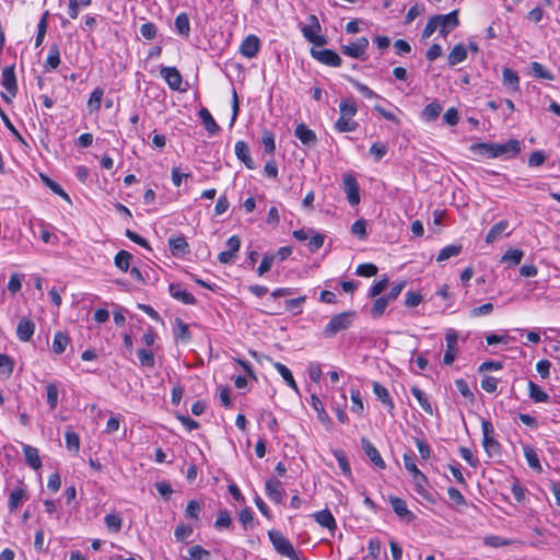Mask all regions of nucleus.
Instances as JSON below:
<instances>
[{
	"label": "nucleus",
	"mask_w": 560,
	"mask_h": 560,
	"mask_svg": "<svg viewBox=\"0 0 560 560\" xmlns=\"http://www.w3.org/2000/svg\"><path fill=\"white\" fill-rule=\"evenodd\" d=\"M521 149V142L516 139H510L504 143L481 142L471 144L470 147V150L474 153L488 159H495L500 156L514 159L518 155Z\"/></svg>",
	"instance_id": "nucleus-1"
},
{
	"label": "nucleus",
	"mask_w": 560,
	"mask_h": 560,
	"mask_svg": "<svg viewBox=\"0 0 560 560\" xmlns=\"http://www.w3.org/2000/svg\"><path fill=\"white\" fill-rule=\"evenodd\" d=\"M458 25L459 20L457 10H454L447 14L433 15L428 20L422 31V38H430L436 31L440 33L441 36L446 37Z\"/></svg>",
	"instance_id": "nucleus-2"
},
{
	"label": "nucleus",
	"mask_w": 560,
	"mask_h": 560,
	"mask_svg": "<svg viewBox=\"0 0 560 560\" xmlns=\"http://www.w3.org/2000/svg\"><path fill=\"white\" fill-rule=\"evenodd\" d=\"M355 316L354 312L348 311L334 315L323 330L325 338H334L337 334L348 329Z\"/></svg>",
	"instance_id": "nucleus-3"
},
{
	"label": "nucleus",
	"mask_w": 560,
	"mask_h": 560,
	"mask_svg": "<svg viewBox=\"0 0 560 560\" xmlns=\"http://www.w3.org/2000/svg\"><path fill=\"white\" fill-rule=\"evenodd\" d=\"M308 24H300V31L304 38L315 46L322 47L326 45L327 40L324 35L320 34L322 27L316 15L311 14L308 16Z\"/></svg>",
	"instance_id": "nucleus-4"
},
{
	"label": "nucleus",
	"mask_w": 560,
	"mask_h": 560,
	"mask_svg": "<svg viewBox=\"0 0 560 560\" xmlns=\"http://www.w3.org/2000/svg\"><path fill=\"white\" fill-rule=\"evenodd\" d=\"M268 537L275 548V550L289 558L290 560H300L293 545L278 530H269Z\"/></svg>",
	"instance_id": "nucleus-5"
},
{
	"label": "nucleus",
	"mask_w": 560,
	"mask_h": 560,
	"mask_svg": "<svg viewBox=\"0 0 560 560\" xmlns=\"http://www.w3.org/2000/svg\"><path fill=\"white\" fill-rule=\"evenodd\" d=\"M1 85L4 88L7 93H2V98L5 102H10L18 92V82L14 71V66L5 67L2 70Z\"/></svg>",
	"instance_id": "nucleus-6"
},
{
	"label": "nucleus",
	"mask_w": 560,
	"mask_h": 560,
	"mask_svg": "<svg viewBox=\"0 0 560 560\" xmlns=\"http://www.w3.org/2000/svg\"><path fill=\"white\" fill-rule=\"evenodd\" d=\"M369 44L370 43L366 37H360L350 44L342 45L341 52L351 58L363 59Z\"/></svg>",
	"instance_id": "nucleus-7"
},
{
	"label": "nucleus",
	"mask_w": 560,
	"mask_h": 560,
	"mask_svg": "<svg viewBox=\"0 0 560 560\" xmlns=\"http://www.w3.org/2000/svg\"><path fill=\"white\" fill-rule=\"evenodd\" d=\"M343 190L346 192L348 202L354 207L360 203V187L355 177L351 174L343 175L342 178Z\"/></svg>",
	"instance_id": "nucleus-8"
},
{
	"label": "nucleus",
	"mask_w": 560,
	"mask_h": 560,
	"mask_svg": "<svg viewBox=\"0 0 560 560\" xmlns=\"http://www.w3.org/2000/svg\"><path fill=\"white\" fill-rule=\"evenodd\" d=\"M445 341H446V350L443 357V362L446 365H451L457 355V341H458V334L455 329L450 328L446 330L445 334Z\"/></svg>",
	"instance_id": "nucleus-9"
},
{
	"label": "nucleus",
	"mask_w": 560,
	"mask_h": 560,
	"mask_svg": "<svg viewBox=\"0 0 560 560\" xmlns=\"http://www.w3.org/2000/svg\"><path fill=\"white\" fill-rule=\"evenodd\" d=\"M482 445L488 454L497 453L499 451V443L494 439V430L491 422L482 421Z\"/></svg>",
	"instance_id": "nucleus-10"
},
{
	"label": "nucleus",
	"mask_w": 560,
	"mask_h": 560,
	"mask_svg": "<svg viewBox=\"0 0 560 560\" xmlns=\"http://www.w3.org/2000/svg\"><path fill=\"white\" fill-rule=\"evenodd\" d=\"M311 55L317 61H319L326 66H329V67H340L341 66V58L334 50H330V49L317 50L315 48H312Z\"/></svg>",
	"instance_id": "nucleus-11"
},
{
	"label": "nucleus",
	"mask_w": 560,
	"mask_h": 560,
	"mask_svg": "<svg viewBox=\"0 0 560 560\" xmlns=\"http://www.w3.org/2000/svg\"><path fill=\"white\" fill-rule=\"evenodd\" d=\"M265 491L269 500L277 504L281 503L285 495L282 482L276 478H270L266 481Z\"/></svg>",
	"instance_id": "nucleus-12"
},
{
	"label": "nucleus",
	"mask_w": 560,
	"mask_h": 560,
	"mask_svg": "<svg viewBox=\"0 0 560 560\" xmlns=\"http://www.w3.org/2000/svg\"><path fill=\"white\" fill-rule=\"evenodd\" d=\"M160 73L171 90H182L183 78L180 72L175 67H162Z\"/></svg>",
	"instance_id": "nucleus-13"
},
{
	"label": "nucleus",
	"mask_w": 560,
	"mask_h": 560,
	"mask_svg": "<svg viewBox=\"0 0 560 560\" xmlns=\"http://www.w3.org/2000/svg\"><path fill=\"white\" fill-rule=\"evenodd\" d=\"M260 49V40L256 35L246 36L240 46V54L248 59L257 56Z\"/></svg>",
	"instance_id": "nucleus-14"
},
{
	"label": "nucleus",
	"mask_w": 560,
	"mask_h": 560,
	"mask_svg": "<svg viewBox=\"0 0 560 560\" xmlns=\"http://www.w3.org/2000/svg\"><path fill=\"white\" fill-rule=\"evenodd\" d=\"M170 295L186 305H194L196 303L195 296L187 291L180 283H171L168 285Z\"/></svg>",
	"instance_id": "nucleus-15"
},
{
	"label": "nucleus",
	"mask_w": 560,
	"mask_h": 560,
	"mask_svg": "<svg viewBox=\"0 0 560 560\" xmlns=\"http://www.w3.org/2000/svg\"><path fill=\"white\" fill-rule=\"evenodd\" d=\"M389 503H390L393 511L402 521L410 523L416 518V515L408 509L405 500H402L398 497H389Z\"/></svg>",
	"instance_id": "nucleus-16"
},
{
	"label": "nucleus",
	"mask_w": 560,
	"mask_h": 560,
	"mask_svg": "<svg viewBox=\"0 0 560 560\" xmlns=\"http://www.w3.org/2000/svg\"><path fill=\"white\" fill-rule=\"evenodd\" d=\"M361 445L369 459L380 469H385L386 464L377 448L366 439H361Z\"/></svg>",
	"instance_id": "nucleus-17"
},
{
	"label": "nucleus",
	"mask_w": 560,
	"mask_h": 560,
	"mask_svg": "<svg viewBox=\"0 0 560 560\" xmlns=\"http://www.w3.org/2000/svg\"><path fill=\"white\" fill-rule=\"evenodd\" d=\"M294 136L302 142L303 145L306 147H314L317 142L316 133L305 124H299L296 126Z\"/></svg>",
	"instance_id": "nucleus-18"
},
{
	"label": "nucleus",
	"mask_w": 560,
	"mask_h": 560,
	"mask_svg": "<svg viewBox=\"0 0 560 560\" xmlns=\"http://www.w3.org/2000/svg\"><path fill=\"white\" fill-rule=\"evenodd\" d=\"M234 150H235V155L237 156V159L241 162H243L248 170L255 168V163L250 156V151H249L248 144L245 141H243V140L237 141L235 143Z\"/></svg>",
	"instance_id": "nucleus-19"
},
{
	"label": "nucleus",
	"mask_w": 560,
	"mask_h": 560,
	"mask_svg": "<svg viewBox=\"0 0 560 560\" xmlns=\"http://www.w3.org/2000/svg\"><path fill=\"white\" fill-rule=\"evenodd\" d=\"M509 226L510 223L508 220H501L500 222L495 223L487 233L486 243L492 244L495 241H498L503 234L509 236L511 234V232H506Z\"/></svg>",
	"instance_id": "nucleus-20"
},
{
	"label": "nucleus",
	"mask_w": 560,
	"mask_h": 560,
	"mask_svg": "<svg viewBox=\"0 0 560 560\" xmlns=\"http://www.w3.org/2000/svg\"><path fill=\"white\" fill-rule=\"evenodd\" d=\"M35 331V324L28 318H22L16 328V337L20 341H30Z\"/></svg>",
	"instance_id": "nucleus-21"
},
{
	"label": "nucleus",
	"mask_w": 560,
	"mask_h": 560,
	"mask_svg": "<svg viewBox=\"0 0 560 560\" xmlns=\"http://www.w3.org/2000/svg\"><path fill=\"white\" fill-rule=\"evenodd\" d=\"M312 516L322 527L331 532L337 528L336 520L328 509L315 512Z\"/></svg>",
	"instance_id": "nucleus-22"
},
{
	"label": "nucleus",
	"mask_w": 560,
	"mask_h": 560,
	"mask_svg": "<svg viewBox=\"0 0 560 560\" xmlns=\"http://www.w3.org/2000/svg\"><path fill=\"white\" fill-rule=\"evenodd\" d=\"M25 500H27V491H26L25 487L20 486L16 489H14L10 493L9 500H8V508L10 510V512L18 510L23 504V502Z\"/></svg>",
	"instance_id": "nucleus-23"
},
{
	"label": "nucleus",
	"mask_w": 560,
	"mask_h": 560,
	"mask_svg": "<svg viewBox=\"0 0 560 560\" xmlns=\"http://www.w3.org/2000/svg\"><path fill=\"white\" fill-rule=\"evenodd\" d=\"M372 387L376 398L387 408L389 412H392L395 405L387 388L381 385L378 382H373Z\"/></svg>",
	"instance_id": "nucleus-24"
},
{
	"label": "nucleus",
	"mask_w": 560,
	"mask_h": 560,
	"mask_svg": "<svg viewBox=\"0 0 560 560\" xmlns=\"http://www.w3.org/2000/svg\"><path fill=\"white\" fill-rule=\"evenodd\" d=\"M22 450L26 464L33 469H39L42 467V460L38 454V450L28 444H23Z\"/></svg>",
	"instance_id": "nucleus-25"
},
{
	"label": "nucleus",
	"mask_w": 560,
	"mask_h": 560,
	"mask_svg": "<svg viewBox=\"0 0 560 560\" xmlns=\"http://www.w3.org/2000/svg\"><path fill=\"white\" fill-rule=\"evenodd\" d=\"M502 83L506 89H509L512 92H517L520 90L518 74L510 68L503 69Z\"/></svg>",
	"instance_id": "nucleus-26"
},
{
	"label": "nucleus",
	"mask_w": 560,
	"mask_h": 560,
	"mask_svg": "<svg viewBox=\"0 0 560 560\" xmlns=\"http://www.w3.org/2000/svg\"><path fill=\"white\" fill-rule=\"evenodd\" d=\"M175 31L176 33L184 37L188 38L190 35V22L187 13L182 12L179 13L174 22Z\"/></svg>",
	"instance_id": "nucleus-27"
},
{
	"label": "nucleus",
	"mask_w": 560,
	"mask_h": 560,
	"mask_svg": "<svg viewBox=\"0 0 560 560\" xmlns=\"http://www.w3.org/2000/svg\"><path fill=\"white\" fill-rule=\"evenodd\" d=\"M168 246L174 256L185 255L188 252V243L184 236L171 237Z\"/></svg>",
	"instance_id": "nucleus-28"
},
{
	"label": "nucleus",
	"mask_w": 560,
	"mask_h": 560,
	"mask_svg": "<svg viewBox=\"0 0 560 560\" xmlns=\"http://www.w3.org/2000/svg\"><path fill=\"white\" fill-rule=\"evenodd\" d=\"M467 58V48L463 44H456L447 56L450 66H456Z\"/></svg>",
	"instance_id": "nucleus-29"
},
{
	"label": "nucleus",
	"mask_w": 560,
	"mask_h": 560,
	"mask_svg": "<svg viewBox=\"0 0 560 560\" xmlns=\"http://www.w3.org/2000/svg\"><path fill=\"white\" fill-rule=\"evenodd\" d=\"M412 481L415 486V491L422 498L430 499V493L427 489L428 478L425 477V475L422 471H420L412 476Z\"/></svg>",
	"instance_id": "nucleus-30"
},
{
	"label": "nucleus",
	"mask_w": 560,
	"mask_h": 560,
	"mask_svg": "<svg viewBox=\"0 0 560 560\" xmlns=\"http://www.w3.org/2000/svg\"><path fill=\"white\" fill-rule=\"evenodd\" d=\"M528 396L535 402H547L549 395L533 381L528 382Z\"/></svg>",
	"instance_id": "nucleus-31"
},
{
	"label": "nucleus",
	"mask_w": 560,
	"mask_h": 560,
	"mask_svg": "<svg viewBox=\"0 0 560 560\" xmlns=\"http://www.w3.org/2000/svg\"><path fill=\"white\" fill-rule=\"evenodd\" d=\"M524 257V252L517 248L508 249L501 257L502 264H508L509 267L517 266Z\"/></svg>",
	"instance_id": "nucleus-32"
},
{
	"label": "nucleus",
	"mask_w": 560,
	"mask_h": 560,
	"mask_svg": "<svg viewBox=\"0 0 560 560\" xmlns=\"http://www.w3.org/2000/svg\"><path fill=\"white\" fill-rule=\"evenodd\" d=\"M199 117H200L202 124L205 125L206 130L210 135H214V133L219 132L220 127L218 126V124L215 122L212 115L210 114V112L207 108H201L199 110Z\"/></svg>",
	"instance_id": "nucleus-33"
},
{
	"label": "nucleus",
	"mask_w": 560,
	"mask_h": 560,
	"mask_svg": "<svg viewBox=\"0 0 560 560\" xmlns=\"http://www.w3.org/2000/svg\"><path fill=\"white\" fill-rule=\"evenodd\" d=\"M358 122L352 119V117L340 115V117L335 122V129L338 132H351L357 130Z\"/></svg>",
	"instance_id": "nucleus-34"
},
{
	"label": "nucleus",
	"mask_w": 560,
	"mask_h": 560,
	"mask_svg": "<svg viewBox=\"0 0 560 560\" xmlns=\"http://www.w3.org/2000/svg\"><path fill=\"white\" fill-rule=\"evenodd\" d=\"M463 250V246L459 244H451L443 247L436 256V261L442 262L452 257L458 256Z\"/></svg>",
	"instance_id": "nucleus-35"
},
{
	"label": "nucleus",
	"mask_w": 560,
	"mask_h": 560,
	"mask_svg": "<svg viewBox=\"0 0 560 560\" xmlns=\"http://www.w3.org/2000/svg\"><path fill=\"white\" fill-rule=\"evenodd\" d=\"M60 65V51L56 44L51 45L48 50V56L45 63L47 71L55 70Z\"/></svg>",
	"instance_id": "nucleus-36"
},
{
	"label": "nucleus",
	"mask_w": 560,
	"mask_h": 560,
	"mask_svg": "<svg viewBox=\"0 0 560 560\" xmlns=\"http://www.w3.org/2000/svg\"><path fill=\"white\" fill-rule=\"evenodd\" d=\"M273 368L282 376V378L285 381L288 386H290L295 392L299 390L298 384L294 381V377H293L291 371L284 364H282L280 362H275Z\"/></svg>",
	"instance_id": "nucleus-37"
},
{
	"label": "nucleus",
	"mask_w": 560,
	"mask_h": 560,
	"mask_svg": "<svg viewBox=\"0 0 560 560\" xmlns=\"http://www.w3.org/2000/svg\"><path fill=\"white\" fill-rule=\"evenodd\" d=\"M70 342V339L69 337L62 332V331H57L54 336V340H52V351L57 354H61L62 352L66 351L68 345Z\"/></svg>",
	"instance_id": "nucleus-38"
},
{
	"label": "nucleus",
	"mask_w": 560,
	"mask_h": 560,
	"mask_svg": "<svg viewBox=\"0 0 560 560\" xmlns=\"http://www.w3.org/2000/svg\"><path fill=\"white\" fill-rule=\"evenodd\" d=\"M66 447L73 455H78L80 451V436L72 430H67L65 433Z\"/></svg>",
	"instance_id": "nucleus-39"
},
{
	"label": "nucleus",
	"mask_w": 560,
	"mask_h": 560,
	"mask_svg": "<svg viewBox=\"0 0 560 560\" xmlns=\"http://www.w3.org/2000/svg\"><path fill=\"white\" fill-rule=\"evenodd\" d=\"M412 396L418 400L419 405L429 415H433V408L432 405L428 398V396L417 386H413L411 388Z\"/></svg>",
	"instance_id": "nucleus-40"
},
{
	"label": "nucleus",
	"mask_w": 560,
	"mask_h": 560,
	"mask_svg": "<svg viewBox=\"0 0 560 560\" xmlns=\"http://www.w3.org/2000/svg\"><path fill=\"white\" fill-rule=\"evenodd\" d=\"M40 178L43 180V183L51 190L54 191L55 194H57L58 196H60L63 200H66L68 203H71V198L70 196L63 190V188L58 184L56 183L55 180H52L51 178H49L48 176L44 175V174H40Z\"/></svg>",
	"instance_id": "nucleus-41"
},
{
	"label": "nucleus",
	"mask_w": 560,
	"mask_h": 560,
	"mask_svg": "<svg viewBox=\"0 0 560 560\" xmlns=\"http://www.w3.org/2000/svg\"><path fill=\"white\" fill-rule=\"evenodd\" d=\"M515 542L522 544V541H520V540L506 539L499 535H488L483 538V544L486 546L493 547V548L504 547V546H509V545H512Z\"/></svg>",
	"instance_id": "nucleus-42"
},
{
	"label": "nucleus",
	"mask_w": 560,
	"mask_h": 560,
	"mask_svg": "<svg viewBox=\"0 0 560 560\" xmlns=\"http://www.w3.org/2000/svg\"><path fill=\"white\" fill-rule=\"evenodd\" d=\"M132 255L124 249L119 250L114 258L115 266L124 272H127L129 270Z\"/></svg>",
	"instance_id": "nucleus-43"
},
{
	"label": "nucleus",
	"mask_w": 560,
	"mask_h": 560,
	"mask_svg": "<svg viewBox=\"0 0 560 560\" xmlns=\"http://www.w3.org/2000/svg\"><path fill=\"white\" fill-rule=\"evenodd\" d=\"M24 279L25 275L20 272H14L10 276L7 290L12 296H14L22 289Z\"/></svg>",
	"instance_id": "nucleus-44"
},
{
	"label": "nucleus",
	"mask_w": 560,
	"mask_h": 560,
	"mask_svg": "<svg viewBox=\"0 0 560 560\" xmlns=\"http://www.w3.org/2000/svg\"><path fill=\"white\" fill-rule=\"evenodd\" d=\"M441 113L442 106L438 102H431L423 108L421 116L425 121H433Z\"/></svg>",
	"instance_id": "nucleus-45"
},
{
	"label": "nucleus",
	"mask_w": 560,
	"mask_h": 560,
	"mask_svg": "<svg viewBox=\"0 0 560 560\" xmlns=\"http://www.w3.org/2000/svg\"><path fill=\"white\" fill-rule=\"evenodd\" d=\"M104 96V90L102 88H95L90 94L88 101V107L90 112H98L101 109L102 100Z\"/></svg>",
	"instance_id": "nucleus-46"
},
{
	"label": "nucleus",
	"mask_w": 560,
	"mask_h": 560,
	"mask_svg": "<svg viewBox=\"0 0 560 560\" xmlns=\"http://www.w3.org/2000/svg\"><path fill=\"white\" fill-rule=\"evenodd\" d=\"M14 363L8 354H0V380H7L13 373Z\"/></svg>",
	"instance_id": "nucleus-47"
},
{
	"label": "nucleus",
	"mask_w": 560,
	"mask_h": 560,
	"mask_svg": "<svg viewBox=\"0 0 560 560\" xmlns=\"http://www.w3.org/2000/svg\"><path fill=\"white\" fill-rule=\"evenodd\" d=\"M523 450L528 466L536 471H541V465L536 451L529 445H525Z\"/></svg>",
	"instance_id": "nucleus-48"
},
{
	"label": "nucleus",
	"mask_w": 560,
	"mask_h": 560,
	"mask_svg": "<svg viewBox=\"0 0 560 560\" xmlns=\"http://www.w3.org/2000/svg\"><path fill=\"white\" fill-rule=\"evenodd\" d=\"M174 337L178 341H188L190 339V332L188 325L185 324L182 319H176L174 327Z\"/></svg>",
	"instance_id": "nucleus-49"
},
{
	"label": "nucleus",
	"mask_w": 560,
	"mask_h": 560,
	"mask_svg": "<svg viewBox=\"0 0 560 560\" xmlns=\"http://www.w3.org/2000/svg\"><path fill=\"white\" fill-rule=\"evenodd\" d=\"M340 115L354 117L358 113L357 103L351 98H343L339 103Z\"/></svg>",
	"instance_id": "nucleus-50"
},
{
	"label": "nucleus",
	"mask_w": 560,
	"mask_h": 560,
	"mask_svg": "<svg viewBox=\"0 0 560 560\" xmlns=\"http://www.w3.org/2000/svg\"><path fill=\"white\" fill-rule=\"evenodd\" d=\"M311 400H312V406L317 413V419L322 423H329V421H330L329 416L325 411L320 399L316 395H312Z\"/></svg>",
	"instance_id": "nucleus-51"
},
{
	"label": "nucleus",
	"mask_w": 560,
	"mask_h": 560,
	"mask_svg": "<svg viewBox=\"0 0 560 560\" xmlns=\"http://www.w3.org/2000/svg\"><path fill=\"white\" fill-rule=\"evenodd\" d=\"M530 68H532L534 75L537 78L548 80V81H552L555 79L553 73L550 70L546 69L541 63H539L537 61L532 62Z\"/></svg>",
	"instance_id": "nucleus-52"
},
{
	"label": "nucleus",
	"mask_w": 560,
	"mask_h": 560,
	"mask_svg": "<svg viewBox=\"0 0 560 560\" xmlns=\"http://www.w3.org/2000/svg\"><path fill=\"white\" fill-rule=\"evenodd\" d=\"M334 456L342 474L345 476H351V467L345 452L341 450H336L334 452Z\"/></svg>",
	"instance_id": "nucleus-53"
},
{
	"label": "nucleus",
	"mask_w": 560,
	"mask_h": 560,
	"mask_svg": "<svg viewBox=\"0 0 560 560\" xmlns=\"http://www.w3.org/2000/svg\"><path fill=\"white\" fill-rule=\"evenodd\" d=\"M261 143L266 153L273 154L276 151L275 135L270 130H264Z\"/></svg>",
	"instance_id": "nucleus-54"
},
{
	"label": "nucleus",
	"mask_w": 560,
	"mask_h": 560,
	"mask_svg": "<svg viewBox=\"0 0 560 560\" xmlns=\"http://www.w3.org/2000/svg\"><path fill=\"white\" fill-rule=\"evenodd\" d=\"M387 151L388 148L383 142H374L369 150L375 162H380L387 154Z\"/></svg>",
	"instance_id": "nucleus-55"
},
{
	"label": "nucleus",
	"mask_w": 560,
	"mask_h": 560,
	"mask_svg": "<svg viewBox=\"0 0 560 560\" xmlns=\"http://www.w3.org/2000/svg\"><path fill=\"white\" fill-rule=\"evenodd\" d=\"M104 522H105L106 527L114 533H118L122 525L121 517L115 513L107 514L104 517Z\"/></svg>",
	"instance_id": "nucleus-56"
},
{
	"label": "nucleus",
	"mask_w": 560,
	"mask_h": 560,
	"mask_svg": "<svg viewBox=\"0 0 560 560\" xmlns=\"http://www.w3.org/2000/svg\"><path fill=\"white\" fill-rule=\"evenodd\" d=\"M388 303H389V301L385 296L376 299L371 308L372 317H374V318L381 317L384 314Z\"/></svg>",
	"instance_id": "nucleus-57"
},
{
	"label": "nucleus",
	"mask_w": 560,
	"mask_h": 560,
	"mask_svg": "<svg viewBox=\"0 0 560 560\" xmlns=\"http://www.w3.org/2000/svg\"><path fill=\"white\" fill-rule=\"evenodd\" d=\"M382 550V542L378 537H371L368 541V552L371 558L378 560Z\"/></svg>",
	"instance_id": "nucleus-58"
},
{
	"label": "nucleus",
	"mask_w": 560,
	"mask_h": 560,
	"mask_svg": "<svg viewBox=\"0 0 560 560\" xmlns=\"http://www.w3.org/2000/svg\"><path fill=\"white\" fill-rule=\"evenodd\" d=\"M46 398L50 409H55L58 405V387L55 383L46 386Z\"/></svg>",
	"instance_id": "nucleus-59"
},
{
	"label": "nucleus",
	"mask_w": 560,
	"mask_h": 560,
	"mask_svg": "<svg viewBox=\"0 0 560 560\" xmlns=\"http://www.w3.org/2000/svg\"><path fill=\"white\" fill-rule=\"evenodd\" d=\"M306 296H300L296 299H290L284 302L285 310L294 314L302 313V305L304 304Z\"/></svg>",
	"instance_id": "nucleus-60"
},
{
	"label": "nucleus",
	"mask_w": 560,
	"mask_h": 560,
	"mask_svg": "<svg viewBox=\"0 0 560 560\" xmlns=\"http://www.w3.org/2000/svg\"><path fill=\"white\" fill-rule=\"evenodd\" d=\"M92 0H69L68 13L71 19H77L79 15V8H85L91 4Z\"/></svg>",
	"instance_id": "nucleus-61"
},
{
	"label": "nucleus",
	"mask_w": 560,
	"mask_h": 560,
	"mask_svg": "<svg viewBox=\"0 0 560 560\" xmlns=\"http://www.w3.org/2000/svg\"><path fill=\"white\" fill-rule=\"evenodd\" d=\"M140 34L147 40H152L158 35V26L152 22H145L140 26Z\"/></svg>",
	"instance_id": "nucleus-62"
},
{
	"label": "nucleus",
	"mask_w": 560,
	"mask_h": 560,
	"mask_svg": "<svg viewBox=\"0 0 560 560\" xmlns=\"http://www.w3.org/2000/svg\"><path fill=\"white\" fill-rule=\"evenodd\" d=\"M138 359L142 366L153 368L155 364L154 354L150 350L140 349L138 350Z\"/></svg>",
	"instance_id": "nucleus-63"
},
{
	"label": "nucleus",
	"mask_w": 560,
	"mask_h": 560,
	"mask_svg": "<svg viewBox=\"0 0 560 560\" xmlns=\"http://www.w3.org/2000/svg\"><path fill=\"white\" fill-rule=\"evenodd\" d=\"M189 557H184L183 560H202L209 552L200 546H192L188 550Z\"/></svg>",
	"instance_id": "nucleus-64"
}]
</instances>
